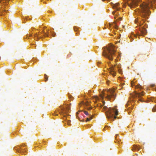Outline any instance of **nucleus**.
Instances as JSON below:
<instances>
[{"label": "nucleus", "instance_id": "obj_3", "mask_svg": "<svg viewBox=\"0 0 156 156\" xmlns=\"http://www.w3.org/2000/svg\"><path fill=\"white\" fill-rule=\"evenodd\" d=\"M118 111L116 108H110L106 113L107 117L108 119H111L114 121L113 119L116 118V115H118Z\"/></svg>", "mask_w": 156, "mask_h": 156}, {"label": "nucleus", "instance_id": "obj_21", "mask_svg": "<svg viewBox=\"0 0 156 156\" xmlns=\"http://www.w3.org/2000/svg\"><path fill=\"white\" fill-rule=\"evenodd\" d=\"M27 37H32V34H27Z\"/></svg>", "mask_w": 156, "mask_h": 156}, {"label": "nucleus", "instance_id": "obj_14", "mask_svg": "<svg viewBox=\"0 0 156 156\" xmlns=\"http://www.w3.org/2000/svg\"><path fill=\"white\" fill-rule=\"evenodd\" d=\"M2 9H0V11L1 12V15H4L5 13L6 12V8H5V9H4V8L2 9ZM5 8H6L5 7Z\"/></svg>", "mask_w": 156, "mask_h": 156}, {"label": "nucleus", "instance_id": "obj_5", "mask_svg": "<svg viewBox=\"0 0 156 156\" xmlns=\"http://www.w3.org/2000/svg\"><path fill=\"white\" fill-rule=\"evenodd\" d=\"M60 108L61 109V112H59L60 114H66L68 112V111L70 109V107L69 106H66V108H65L62 106H60Z\"/></svg>", "mask_w": 156, "mask_h": 156}, {"label": "nucleus", "instance_id": "obj_17", "mask_svg": "<svg viewBox=\"0 0 156 156\" xmlns=\"http://www.w3.org/2000/svg\"><path fill=\"white\" fill-rule=\"evenodd\" d=\"M152 111L154 112H155L156 111V105H155V106L153 108Z\"/></svg>", "mask_w": 156, "mask_h": 156}, {"label": "nucleus", "instance_id": "obj_25", "mask_svg": "<svg viewBox=\"0 0 156 156\" xmlns=\"http://www.w3.org/2000/svg\"><path fill=\"white\" fill-rule=\"evenodd\" d=\"M95 99L96 100H98L99 99L98 98V96H95Z\"/></svg>", "mask_w": 156, "mask_h": 156}, {"label": "nucleus", "instance_id": "obj_13", "mask_svg": "<svg viewBox=\"0 0 156 156\" xmlns=\"http://www.w3.org/2000/svg\"><path fill=\"white\" fill-rule=\"evenodd\" d=\"M136 97L139 98H140L141 97L144 95L142 92L141 93H135Z\"/></svg>", "mask_w": 156, "mask_h": 156}, {"label": "nucleus", "instance_id": "obj_9", "mask_svg": "<svg viewBox=\"0 0 156 156\" xmlns=\"http://www.w3.org/2000/svg\"><path fill=\"white\" fill-rule=\"evenodd\" d=\"M110 73L113 76H115L116 74V72L114 70V68L113 67L110 69Z\"/></svg>", "mask_w": 156, "mask_h": 156}, {"label": "nucleus", "instance_id": "obj_33", "mask_svg": "<svg viewBox=\"0 0 156 156\" xmlns=\"http://www.w3.org/2000/svg\"><path fill=\"white\" fill-rule=\"evenodd\" d=\"M100 106L102 107V105L101 104H100Z\"/></svg>", "mask_w": 156, "mask_h": 156}, {"label": "nucleus", "instance_id": "obj_37", "mask_svg": "<svg viewBox=\"0 0 156 156\" xmlns=\"http://www.w3.org/2000/svg\"><path fill=\"white\" fill-rule=\"evenodd\" d=\"M102 1H104V0H102Z\"/></svg>", "mask_w": 156, "mask_h": 156}, {"label": "nucleus", "instance_id": "obj_35", "mask_svg": "<svg viewBox=\"0 0 156 156\" xmlns=\"http://www.w3.org/2000/svg\"><path fill=\"white\" fill-rule=\"evenodd\" d=\"M140 101H142V100H141L140 99Z\"/></svg>", "mask_w": 156, "mask_h": 156}, {"label": "nucleus", "instance_id": "obj_20", "mask_svg": "<svg viewBox=\"0 0 156 156\" xmlns=\"http://www.w3.org/2000/svg\"><path fill=\"white\" fill-rule=\"evenodd\" d=\"M44 33V35L45 37H47V36H48V34H46V33H45V32L43 31Z\"/></svg>", "mask_w": 156, "mask_h": 156}, {"label": "nucleus", "instance_id": "obj_4", "mask_svg": "<svg viewBox=\"0 0 156 156\" xmlns=\"http://www.w3.org/2000/svg\"><path fill=\"white\" fill-rule=\"evenodd\" d=\"M108 94L106 97V98L109 100H111V98H113V100L115 98L116 95L115 94L114 90V89H111L108 90Z\"/></svg>", "mask_w": 156, "mask_h": 156}, {"label": "nucleus", "instance_id": "obj_11", "mask_svg": "<svg viewBox=\"0 0 156 156\" xmlns=\"http://www.w3.org/2000/svg\"><path fill=\"white\" fill-rule=\"evenodd\" d=\"M137 5V2L136 1H135L134 0H133V4H129V6L131 8H134L135 6Z\"/></svg>", "mask_w": 156, "mask_h": 156}, {"label": "nucleus", "instance_id": "obj_12", "mask_svg": "<svg viewBox=\"0 0 156 156\" xmlns=\"http://www.w3.org/2000/svg\"><path fill=\"white\" fill-rule=\"evenodd\" d=\"M10 0H0V3L3 4V5H6L7 2H9Z\"/></svg>", "mask_w": 156, "mask_h": 156}, {"label": "nucleus", "instance_id": "obj_26", "mask_svg": "<svg viewBox=\"0 0 156 156\" xmlns=\"http://www.w3.org/2000/svg\"><path fill=\"white\" fill-rule=\"evenodd\" d=\"M87 109L89 110H90L91 109V107H89L87 108Z\"/></svg>", "mask_w": 156, "mask_h": 156}, {"label": "nucleus", "instance_id": "obj_23", "mask_svg": "<svg viewBox=\"0 0 156 156\" xmlns=\"http://www.w3.org/2000/svg\"><path fill=\"white\" fill-rule=\"evenodd\" d=\"M84 112L85 113V114H86V115H88V113L86 111H84Z\"/></svg>", "mask_w": 156, "mask_h": 156}, {"label": "nucleus", "instance_id": "obj_10", "mask_svg": "<svg viewBox=\"0 0 156 156\" xmlns=\"http://www.w3.org/2000/svg\"><path fill=\"white\" fill-rule=\"evenodd\" d=\"M133 98H131L130 99V101H129L126 104V107H128L129 106H130V105H131V106H133V104L132 103H131V101H133V102L134 101V100H133Z\"/></svg>", "mask_w": 156, "mask_h": 156}, {"label": "nucleus", "instance_id": "obj_31", "mask_svg": "<svg viewBox=\"0 0 156 156\" xmlns=\"http://www.w3.org/2000/svg\"><path fill=\"white\" fill-rule=\"evenodd\" d=\"M78 112H76V115H77V114H79Z\"/></svg>", "mask_w": 156, "mask_h": 156}, {"label": "nucleus", "instance_id": "obj_32", "mask_svg": "<svg viewBox=\"0 0 156 156\" xmlns=\"http://www.w3.org/2000/svg\"><path fill=\"white\" fill-rule=\"evenodd\" d=\"M118 134H116V136H118ZM115 138L116 139V138H117V137H116Z\"/></svg>", "mask_w": 156, "mask_h": 156}, {"label": "nucleus", "instance_id": "obj_30", "mask_svg": "<svg viewBox=\"0 0 156 156\" xmlns=\"http://www.w3.org/2000/svg\"><path fill=\"white\" fill-rule=\"evenodd\" d=\"M101 97L102 98H104L103 96L101 95Z\"/></svg>", "mask_w": 156, "mask_h": 156}, {"label": "nucleus", "instance_id": "obj_27", "mask_svg": "<svg viewBox=\"0 0 156 156\" xmlns=\"http://www.w3.org/2000/svg\"><path fill=\"white\" fill-rule=\"evenodd\" d=\"M37 34H36L35 35H34V37H37Z\"/></svg>", "mask_w": 156, "mask_h": 156}, {"label": "nucleus", "instance_id": "obj_7", "mask_svg": "<svg viewBox=\"0 0 156 156\" xmlns=\"http://www.w3.org/2000/svg\"><path fill=\"white\" fill-rule=\"evenodd\" d=\"M140 32L142 36H144L147 33V30L144 28H141L140 29Z\"/></svg>", "mask_w": 156, "mask_h": 156}, {"label": "nucleus", "instance_id": "obj_15", "mask_svg": "<svg viewBox=\"0 0 156 156\" xmlns=\"http://www.w3.org/2000/svg\"><path fill=\"white\" fill-rule=\"evenodd\" d=\"M117 67L118 68V71L119 73L120 74H122V70L121 69H120L121 67L120 66L118 65L117 66Z\"/></svg>", "mask_w": 156, "mask_h": 156}, {"label": "nucleus", "instance_id": "obj_34", "mask_svg": "<svg viewBox=\"0 0 156 156\" xmlns=\"http://www.w3.org/2000/svg\"><path fill=\"white\" fill-rule=\"evenodd\" d=\"M115 13V12H113V14H114Z\"/></svg>", "mask_w": 156, "mask_h": 156}, {"label": "nucleus", "instance_id": "obj_29", "mask_svg": "<svg viewBox=\"0 0 156 156\" xmlns=\"http://www.w3.org/2000/svg\"><path fill=\"white\" fill-rule=\"evenodd\" d=\"M107 107H106L104 106V108L105 109V110H106Z\"/></svg>", "mask_w": 156, "mask_h": 156}, {"label": "nucleus", "instance_id": "obj_16", "mask_svg": "<svg viewBox=\"0 0 156 156\" xmlns=\"http://www.w3.org/2000/svg\"><path fill=\"white\" fill-rule=\"evenodd\" d=\"M111 26L115 29H117L118 28V26L115 24V23H113Z\"/></svg>", "mask_w": 156, "mask_h": 156}, {"label": "nucleus", "instance_id": "obj_2", "mask_svg": "<svg viewBox=\"0 0 156 156\" xmlns=\"http://www.w3.org/2000/svg\"><path fill=\"white\" fill-rule=\"evenodd\" d=\"M114 46L113 44H111L109 45L106 48H103V55L108 58L109 60H112L116 51L114 50Z\"/></svg>", "mask_w": 156, "mask_h": 156}, {"label": "nucleus", "instance_id": "obj_8", "mask_svg": "<svg viewBox=\"0 0 156 156\" xmlns=\"http://www.w3.org/2000/svg\"><path fill=\"white\" fill-rule=\"evenodd\" d=\"M111 4L112 5L113 8L114 9H116L117 10L119 9V8L118 7V6L119 4V3H114L113 2H111Z\"/></svg>", "mask_w": 156, "mask_h": 156}, {"label": "nucleus", "instance_id": "obj_6", "mask_svg": "<svg viewBox=\"0 0 156 156\" xmlns=\"http://www.w3.org/2000/svg\"><path fill=\"white\" fill-rule=\"evenodd\" d=\"M135 83V82L134 81V80L132 81L131 82V85L132 87H133V86L135 87V88H142L141 86L140 85V84H138L137 85L135 86L134 84Z\"/></svg>", "mask_w": 156, "mask_h": 156}, {"label": "nucleus", "instance_id": "obj_36", "mask_svg": "<svg viewBox=\"0 0 156 156\" xmlns=\"http://www.w3.org/2000/svg\"><path fill=\"white\" fill-rule=\"evenodd\" d=\"M74 30L75 31H76L75 29L74 28Z\"/></svg>", "mask_w": 156, "mask_h": 156}, {"label": "nucleus", "instance_id": "obj_22", "mask_svg": "<svg viewBox=\"0 0 156 156\" xmlns=\"http://www.w3.org/2000/svg\"><path fill=\"white\" fill-rule=\"evenodd\" d=\"M70 120L68 121L67 122V124L69 125H70L71 124H70Z\"/></svg>", "mask_w": 156, "mask_h": 156}, {"label": "nucleus", "instance_id": "obj_24", "mask_svg": "<svg viewBox=\"0 0 156 156\" xmlns=\"http://www.w3.org/2000/svg\"><path fill=\"white\" fill-rule=\"evenodd\" d=\"M150 86L151 87H154L155 86V84H151Z\"/></svg>", "mask_w": 156, "mask_h": 156}, {"label": "nucleus", "instance_id": "obj_28", "mask_svg": "<svg viewBox=\"0 0 156 156\" xmlns=\"http://www.w3.org/2000/svg\"><path fill=\"white\" fill-rule=\"evenodd\" d=\"M55 34H52V36H53V37H55Z\"/></svg>", "mask_w": 156, "mask_h": 156}, {"label": "nucleus", "instance_id": "obj_1", "mask_svg": "<svg viewBox=\"0 0 156 156\" xmlns=\"http://www.w3.org/2000/svg\"><path fill=\"white\" fill-rule=\"evenodd\" d=\"M153 3L156 4V0H148L146 2L140 4V6L141 9V16L142 17L145 18V20L147 18V16L150 15L149 9L150 6H151Z\"/></svg>", "mask_w": 156, "mask_h": 156}, {"label": "nucleus", "instance_id": "obj_19", "mask_svg": "<svg viewBox=\"0 0 156 156\" xmlns=\"http://www.w3.org/2000/svg\"><path fill=\"white\" fill-rule=\"evenodd\" d=\"M44 77L46 79L45 81H47L48 80V77L46 75H44Z\"/></svg>", "mask_w": 156, "mask_h": 156}, {"label": "nucleus", "instance_id": "obj_18", "mask_svg": "<svg viewBox=\"0 0 156 156\" xmlns=\"http://www.w3.org/2000/svg\"><path fill=\"white\" fill-rule=\"evenodd\" d=\"M90 118H87V120H86V122H87L88 121H90L92 119V117L91 116V115H90Z\"/></svg>", "mask_w": 156, "mask_h": 156}]
</instances>
